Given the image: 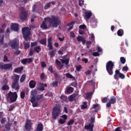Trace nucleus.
I'll list each match as a JSON object with an SVG mask.
<instances>
[{
  "label": "nucleus",
  "mask_w": 131,
  "mask_h": 131,
  "mask_svg": "<svg viewBox=\"0 0 131 131\" xmlns=\"http://www.w3.org/2000/svg\"><path fill=\"white\" fill-rule=\"evenodd\" d=\"M47 23L49 24V27H58V25L61 24V20L60 18L55 15H52L51 17H47L44 18V20L41 25L40 26V28L43 30L49 29Z\"/></svg>",
  "instance_id": "nucleus-1"
},
{
  "label": "nucleus",
  "mask_w": 131,
  "mask_h": 131,
  "mask_svg": "<svg viewBox=\"0 0 131 131\" xmlns=\"http://www.w3.org/2000/svg\"><path fill=\"white\" fill-rule=\"evenodd\" d=\"M37 90H34L31 92L30 102L32 104L33 107H38V103H42L46 100V98L43 96V94H37Z\"/></svg>",
  "instance_id": "nucleus-2"
},
{
  "label": "nucleus",
  "mask_w": 131,
  "mask_h": 131,
  "mask_svg": "<svg viewBox=\"0 0 131 131\" xmlns=\"http://www.w3.org/2000/svg\"><path fill=\"white\" fill-rule=\"evenodd\" d=\"M21 32L23 33V36L25 40H26V41H28V40L30 39V37H29V36L31 34V32H30V29H29V27H26L23 28Z\"/></svg>",
  "instance_id": "nucleus-3"
},
{
  "label": "nucleus",
  "mask_w": 131,
  "mask_h": 131,
  "mask_svg": "<svg viewBox=\"0 0 131 131\" xmlns=\"http://www.w3.org/2000/svg\"><path fill=\"white\" fill-rule=\"evenodd\" d=\"M61 114V107L60 106H55L52 110V119L56 120L57 118L59 117V115Z\"/></svg>",
  "instance_id": "nucleus-4"
},
{
  "label": "nucleus",
  "mask_w": 131,
  "mask_h": 131,
  "mask_svg": "<svg viewBox=\"0 0 131 131\" xmlns=\"http://www.w3.org/2000/svg\"><path fill=\"white\" fill-rule=\"evenodd\" d=\"M7 98L9 99L11 103H14L17 101V99L18 98V94H17V92H12L10 91L7 94Z\"/></svg>",
  "instance_id": "nucleus-5"
},
{
  "label": "nucleus",
  "mask_w": 131,
  "mask_h": 131,
  "mask_svg": "<svg viewBox=\"0 0 131 131\" xmlns=\"http://www.w3.org/2000/svg\"><path fill=\"white\" fill-rule=\"evenodd\" d=\"M21 13L19 14V18L21 21H26L28 17V11L24 9V7H21L19 9Z\"/></svg>",
  "instance_id": "nucleus-6"
},
{
  "label": "nucleus",
  "mask_w": 131,
  "mask_h": 131,
  "mask_svg": "<svg viewBox=\"0 0 131 131\" xmlns=\"http://www.w3.org/2000/svg\"><path fill=\"white\" fill-rule=\"evenodd\" d=\"M113 68H114V62L111 60L108 61L106 64V69L110 75H113Z\"/></svg>",
  "instance_id": "nucleus-7"
},
{
  "label": "nucleus",
  "mask_w": 131,
  "mask_h": 131,
  "mask_svg": "<svg viewBox=\"0 0 131 131\" xmlns=\"http://www.w3.org/2000/svg\"><path fill=\"white\" fill-rule=\"evenodd\" d=\"M13 67V63H4L3 62H0V69L2 70H10Z\"/></svg>",
  "instance_id": "nucleus-8"
},
{
  "label": "nucleus",
  "mask_w": 131,
  "mask_h": 131,
  "mask_svg": "<svg viewBox=\"0 0 131 131\" xmlns=\"http://www.w3.org/2000/svg\"><path fill=\"white\" fill-rule=\"evenodd\" d=\"M33 125V123L31 122V120H29L27 119L26 120V123L25 125V128L27 131H30L32 129V126Z\"/></svg>",
  "instance_id": "nucleus-9"
},
{
  "label": "nucleus",
  "mask_w": 131,
  "mask_h": 131,
  "mask_svg": "<svg viewBox=\"0 0 131 131\" xmlns=\"http://www.w3.org/2000/svg\"><path fill=\"white\" fill-rule=\"evenodd\" d=\"M118 77L119 78H121V79H124V78H125V75L120 73V71H119V70H116L115 71V74L114 75V78H115L116 80H117L118 79Z\"/></svg>",
  "instance_id": "nucleus-10"
},
{
  "label": "nucleus",
  "mask_w": 131,
  "mask_h": 131,
  "mask_svg": "<svg viewBox=\"0 0 131 131\" xmlns=\"http://www.w3.org/2000/svg\"><path fill=\"white\" fill-rule=\"evenodd\" d=\"M116 103V97L115 96H112L109 100V101L106 103V106L107 108H110L111 104L114 105Z\"/></svg>",
  "instance_id": "nucleus-11"
},
{
  "label": "nucleus",
  "mask_w": 131,
  "mask_h": 131,
  "mask_svg": "<svg viewBox=\"0 0 131 131\" xmlns=\"http://www.w3.org/2000/svg\"><path fill=\"white\" fill-rule=\"evenodd\" d=\"M10 47H11L12 49L13 50H18V49H19V43L17 42L16 40H13L11 42Z\"/></svg>",
  "instance_id": "nucleus-12"
},
{
  "label": "nucleus",
  "mask_w": 131,
  "mask_h": 131,
  "mask_svg": "<svg viewBox=\"0 0 131 131\" xmlns=\"http://www.w3.org/2000/svg\"><path fill=\"white\" fill-rule=\"evenodd\" d=\"M11 88L13 90H15V91H19V89H20V88L19 87L18 82L12 81V83L11 84Z\"/></svg>",
  "instance_id": "nucleus-13"
},
{
  "label": "nucleus",
  "mask_w": 131,
  "mask_h": 131,
  "mask_svg": "<svg viewBox=\"0 0 131 131\" xmlns=\"http://www.w3.org/2000/svg\"><path fill=\"white\" fill-rule=\"evenodd\" d=\"M11 30L13 31H19V24H12L10 27Z\"/></svg>",
  "instance_id": "nucleus-14"
},
{
  "label": "nucleus",
  "mask_w": 131,
  "mask_h": 131,
  "mask_svg": "<svg viewBox=\"0 0 131 131\" xmlns=\"http://www.w3.org/2000/svg\"><path fill=\"white\" fill-rule=\"evenodd\" d=\"M77 41L80 42L81 41L82 45H85V42L86 40L84 39V37H82L81 36H79L77 37Z\"/></svg>",
  "instance_id": "nucleus-15"
},
{
  "label": "nucleus",
  "mask_w": 131,
  "mask_h": 131,
  "mask_svg": "<svg viewBox=\"0 0 131 131\" xmlns=\"http://www.w3.org/2000/svg\"><path fill=\"white\" fill-rule=\"evenodd\" d=\"M43 130V125L41 123L37 124V127L35 131H42Z\"/></svg>",
  "instance_id": "nucleus-16"
},
{
  "label": "nucleus",
  "mask_w": 131,
  "mask_h": 131,
  "mask_svg": "<svg viewBox=\"0 0 131 131\" xmlns=\"http://www.w3.org/2000/svg\"><path fill=\"white\" fill-rule=\"evenodd\" d=\"M52 38L50 37L48 39V47L49 48V50H53V45H52Z\"/></svg>",
  "instance_id": "nucleus-17"
},
{
  "label": "nucleus",
  "mask_w": 131,
  "mask_h": 131,
  "mask_svg": "<svg viewBox=\"0 0 131 131\" xmlns=\"http://www.w3.org/2000/svg\"><path fill=\"white\" fill-rule=\"evenodd\" d=\"M84 128L88 130L93 131V129H94V124L89 123V125H85Z\"/></svg>",
  "instance_id": "nucleus-18"
},
{
  "label": "nucleus",
  "mask_w": 131,
  "mask_h": 131,
  "mask_svg": "<svg viewBox=\"0 0 131 131\" xmlns=\"http://www.w3.org/2000/svg\"><path fill=\"white\" fill-rule=\"evenodd\" d=\"M13 81L14 82H19V79H20V76L19 75L14 74L12 77Z\"/></svg>",
  "instance_id": "nucleus-19"
},
{
  "label": "nucleus",
  "mask_w": 131,
  "mask_h": 131,
  "mask_svg": "<svg viewBox=\"0 0 131 131\" xmlns=\"http://www.w3.org/2000/svg\"><path fill=\"white\" fill-rule=\"evenodd\" d=\"M60 61H61V63L62 64H66V68H68L69 67V59H60Z\"/></svg>",
  "instance_id": "nucleus-20"
},
{
  "label": "nucleus",
  "mask_w": 131,
  "mask_h": 131,
  "mask_svg": "<svg viewBox=\"0 0 131 131\" xmlns=\"http://www.w3.org/2000/svg\"><path fill=\"white\" fill-rule=\"evenodd\" d=\"M49 55L50 58H54L56 56V49L49 51Z\"/></svg>",
  "instance_id": "nucleus-21"
},
{
  "label": "nucleus",
  "mask_w": 131,
  "mask_h": 131,
  "mask_svg": "<svg viewBox=\"0 0 131 131\" xmlns=\"http://www.w3.org/2000/svg\"><path fill=\"white\" fill-rule=\"evenodd\" d=\"M36 85V82L34 80H31L29 82V86L31 89H34Z\"/></svg>",
  "instance_id": "nucleus-22"
},
{
  "label": "nucleus",
  "mask_w": 131,
  "mask_h": 131,
  "mask_svg": "<svg viewBox=\"0 0 131 131\" xmlns=\"http://www.w3.org/2000/svg\"><path fill=\"white\" fill-rule=\"evenodd\" d=\"M77 97V94H73L68 98V100L70 102H72L73 101V99H75Z\"/></svg>",
  "instance_id": "nucleus-23"
},
{
  "label": "nucleus",
  "mask_w": 131,
  "mask_h": 131,
  "mask_svg": "<svg viewBox=\"0 0 131 131\" xmlns=\"http://www.w3.org/2000/svg\"><path fill=\"white\" fill-rule=\"evenodd\" d=\"M23 69H24L23 67L17 68L14 70V72H15V73H18V72H22Z\"/></svg>",
  "instance_id": "nucleus-24"
},
{
  "label": "nucleus",
  "mask_w": 131,
  "mask_h": 131,
  "mask_svg": "<svg viewBox=\"0 0 131 131\" xmlns=\"http://www.w3.org/2000/svg\"><path fill=\"white\" fill-rule=\"evenodd\" d=\"M75 24V21H72L68 24V26H70L68 28V31H70L73 28V25Z\"/></svg>",
  "instance_id": "nucleus-25"
},
{
  "label": "nucleus",
  "mask_w": 131,
  "mask_h": 131,
  "mask_svg": "<svg viewBox=\"0 0 131 131\" xmlns=\"http://www.w3.org/2000/svg\"><path fill=\"white\" fill-rule=\"evenodd\" d=\"M23 44L24 46L25 50H27V49H29V48H30V43L29 42H23Z\"/></svg>",
  "instance_id": "nucleus-26"
},
{
  "label": "nucleus",
  "mask_w": 131,
  "mask_h": 131,
  "mask_svg": "<svg viewBox=\"0 0 131 131\" xmlns=\"http://www.w3.org/2000/svg\"><path fill=\"white\" fill-rule=\"evenodd\" d=\"M39 43L42 45L43 46H47V39L43 38L39 41Z\"/></svg>",
  "instance_id": "nucleus-27"
},
{
  "label": "nucleus",
  "mask_w": 131,
  "mask_h": 131,
  "mask_svg": "<svg viewBox=\"0 0 131 131\" xmlns=\"http://www.w3.org/2000/svg\"><path fill=\"white\" fill-rule=\"evenodd\" d=\"M55 64H56L59 68H63V64H61V61H59V60L56 59Z\"/></svg>",
  "instance_id": "nucleus-28"
},
{
  "label": "nucleus",
  "mask_w": 131,
  "mask_h": 131,
  "mask_svg": "<svg viewBox=\"0 0 131 131\" xmlns=\"http://www.w3.org/2000/svg\"><path fill=\"white\" fill-rule=\"evenodd\" d=\"M34 51L38 54V53L41 51V48H40V46H36L34 48Z\"/></svg>",
  "instance_id": "nucleus-29"
},
{
  "label": "nucleus",
  "mask_w": 131,
  "mask_h": 131,
  "mask_svg": "<svg viewBox=\"0 0 131 131\" xmlns=\"http://www.w3.org/2000/svg\"><path fill=\"white\" fill-rule=\"evenodd\" d=\"M92 15H93V14L91 12L85 13V17L86 19H90V18L92 17Z\"/></svg>",
  "instance_id": "nucleus-30"
},
{
  "label": "nucleus",
  "mask_w": 131,
  "mask_h": 131,
  "mask_svg": "<svg viewBox=\"0 0 131 131\" xmlns=\"http://www.w3.org/2000/svg\"><path fill=\"white\" fill-rule=\"evenodd\" d=\"M5 128L7 131H10L11 130V124L7 123L5 124Z\"/></svg>",
  "instance_id": "nucleus-31"
},
{
  "label": "nucleus",
  "mask_w": 131,
  "mask_h": 131,
  "mask_svg": "<svg viewBox=\"0 0 131 131\" xmlns=\"http://www.w3.org/2000/svg\"><path fill=\"white\" fill-rule=\"evenodd\" d=\"M40 86L37 88L38 91H41V92L45 91V87H43V83H41L40 84Z\"/></svg>",
  "instance_id": "nucleus-32"
},
{
  "label": "nucleus",
  "mask_w": 131,
  "mask_h": 131,
  "mask_svg": "<svg viewBox=\"0 0 131 131\" xmlns=\"http://www.w3.org/2000/svg\"><path fill=\"white\" fill-rule=\"evenodd\" d=\"M75 122V120H74V119H71L68 121L67 123V125L69 126L72 124H74Z\"/></svg>",
  "instance_id": "nucleus-33"
},
{
  "label": "nucleus",
  "mask_w": 131,
  "mask_h": 131,
  "mask_svg": "<svg viewBox=\"0 0 131 131\" xmlns=\"http://www.w3.org/2000/svg\"><path fill=\"white\" fill-rule=\"evenodd\" d=\"M117 34L118 36H122V35H123V30L122 29L118 30L117 31Z\"/></svg>",
  "instance_id": "nucleus-34"
},
{
  "label": "nucleus",
  "mask_w": 131,
  "mask_h": 131,
  "mask_svg": "<svg viewBox=\"0 0 131 131\" xmlns=\"http://www.w3.org/2000/svg\"><path fill=\"white\" fill-rule=\"evenodd\" d=\"M5 37V36L4 35H1L0 36V45L1 46H3L4 45V38Z\"/></svg>",
  "instance_id": "nucleus-35"
},
{
  "label": "nucleus",
  "mask_w": 131,
  "mask_h": 131,
  "mask_svg": "<svg viewBox=\"0 0 131 131\" xmlns=\"http://www.w3.org/2000/svg\"><path fill=\"white\" fill-rule=\"evenodd\" d=\"M74 90V89L72 87H70L69 88H68L67 90V92L68 93V94H71L72 93H73V91Z\"/></svg>",
  "instance_id": "nucleus-36"
},
{
  "label": "nucleus",
  "mask_w": 131,
  "mask_h": 131,
  "mask_svg": "<svg viewBox=\"0 0 131 131\" xmlns=\"http://www.w3.org/2000/svg\"><path fill=\"white\" fill-rule=\"evenodd\" d=\"M26 78V75L25 74L23 75L20 78V82L22 83V82H24V80H25Z\"/></svg>",
  "instance_id": "nucleus-37"
},
{
  "label": "nucleus",
  "mask_w": 131,
  "mask_h": 131,
  "mask_svg": "<svg viewBox=\"0 0 131 131\" xmlns=\"http://www.w3.org/2000/svg\"><path fill=\"white\" fill-rule=\"evenodd\" d=\"M120 60L122 64H125V62H126V59H125V58L123 57H121L120 58Z\"/></svg>",
  "instance_id": "nucleus-38"
},
{
  "label": "nucleus",
  "mask_w": 131,
  "mask_h": 131,
  "mask_svg": "<svg viewBox=\"0 0 131 131\" xmlns=\"http://www.w3.org/2000/svg\"><path fill=\"white\" fill-rule=\"evenodd\" d=\"M10 89V87L7 84L4 85L2 87L3 91H8Z\"/></svg>",
  "instance_id": "nucleus-39"
},
{
  "label": "nucleus",
  "mask_w": 131,
  "mask_h": 131,
  "mask_svg": "<svg viewBox=\"0 0 131 131\" xmlns=\"http://www.w3.org/2000/svg\"><path fill=\"white\" fill-rule=\"evenodd\" d=\"M81 109H86L88 108V105L86 104V102H83V105L81 106Z\"/></svg>",
  "instance_id": "nucleus-40"
},
{
  "label": "nucleus",
  "mask_w": 131,
  "mask_h": 131,
  "mask_svg": "<svg viewBox=\"0 0 131 131\" xmlns=\"http://www.w3.org/2000/svg\"><path fill=\"white\" fill-rule=\"evenodd\" d=\"M7 122V118L3 117L1 119V124H5Z\"/></svg>",
  "instance_id": "nucleus-41"
},
{
  "label": "nucleus",
  "mask_w": 131,
  "mask_h": 131,
  "mask_svg": "<svg viewBox=\"0 0 131 131\" xmlns=\"http://www.w3.org/2000/svg\"><path fill=\"white\" fill-rule=\"evenodd\" d=\"M66 77L67 78H72L73 79H74V78H75V77H73V76H72L71 74H70V73H67L66 74Z\"/></svg>",
  "instance_id": "nucleus-42"
},
{
  "label": "nucleus",
  "mask_w": 131,
  "mask_h": 131,
  "mask_svg": "<svg viewBox=\"0 0 131 131\" xmlns=\"http://www.w3.org/2000/svg\"><path fill=\"white\" fill-rule=\"evenodd\" d=\"M52 86L53 88H57L58 86V81H54L52 82Z\"/></svg>",
  "instance_id": "nucleus-43"
},
{
  "label": "nucleus",
  "mask_w": 131,
  "mask_h": 131,
  "mask_svg": "<svg viewBox=\"0 0 131 131\" xmlns=\"http://www.w3.org/2000/svg\"><path fill=\"white\" fill-rule=\"evenodd\" d=\"M45 77H46V75H45V73H42L40 75V78L41 80H43Z\"/></svg>",
  "instance_id": "nucleus-44"
},
{
  "label": "nucleus",
  "mask_w": 131,
  "mask_h": 131,
  "mask_svg": "<svg viewBox=\"0 0 131 131\" xmlns=\"http://www.w3.org/2000/svg\"><path fill=\"white\" fill-rule=\"evenodd\" d=\"M38 43V42L37 41H35V42H31V48L33 47H36V46H37Z\"/></svg>",
  "instance_id": "nucleus-45"
},
{
  "label": "nucleus",
  "mask_w": 131,
  "mask_h": 131,
  "mask_svg": "<svg viewBox=\"0 0 131 131\" xmlns=\"http://www.w3.org/2000/svg\"><path fill=\"white\" fill-rule=\"evenodd\" d=\"M34 53V50H33V49H32V48H30V52L29 53V56H33Z\"/></svg>",
  "instance_id": "nucleus-46"
},
{
  "label": "nucleus",
  "mask_w": 131,
  "mask_h": 131,
  "mask_svg": "<svg viewBox=\"0 0 131 131\" xmlns=\"http://www.w3.org/2000/svg\"><path fill=\"white\" fill-rule=\"evenodd\" d=\"M66 122V121L63 119H60L59 120V123L60 124H64Z\"/></svg>",
  "instance_id": "nucleus-47"
},
{
  "label": "nucleus",
  "mask_w": 131,
  "mask_h": 131,
  "mask_svg": "<svg viewBox=\"0 0 131 131\" xmlns=\"http://www.w3.org/2000/svg\"><path fill=\"white\" fill-rule=\"evenodd\" d=\"M84 0H79V6L80 7H82V6H83V5H84Z\"/></svg>",
  "instance_id": "nucleus-48"
},
{
  "label": "nucleus",
  "mask_w": 131,
  "mask_h": 131,
  "mask_svg": "<svg viewBox=\"0 0 131 131\" xmlns=\"http://www.w3.org/2000/svg\"><path fill=\"white\" fill-rule=\"evenodd\" d=\"M20 98L23 99L25 98V92H20Z\"/></svg>",
  "instance_id": "nucleus-49"
},
{
  "label": "nucleus",
  "mask_w": 131,
  "mask_h": 131,
  "mask_svg": "<svg viewBox=\"0 0 131 131\" xmlns=\"http://www.w3.org/2000/svg\"><path fill=\"white\" fill-rule=\"evenodd\" d=\"M51 7V3H49L47 4L45 6V10H47V9H49Z\"/></svg>",
  "instance_id": "nucleus-50"
},
{
  "label": "nucleus",
  "mask_w": 131,
  "mask_h": 131,
  "mask_svg": "<svg viewBox=\"0 0 131 131\" xmlns=\"http://www.w3.org/2000/svg\"><path fill=\"white\" fill-rule=\"evenodd\" d=\"M48 70L51 72V73H54V70L53 69L52 66H50L48 68Z\"/></svg>",
  "instance_id": "nucleus-51"
},
{
  "label": "nucleus",
  "mask_w": 131,
  "mask_h": 131,
  "mask_svg": "<svg viewBox=\"0 0 131 131\" xmlns=\"http://www.w3.org/2000/svg\"><path fill=\"white\" fill-rule=\"evenodd\" d=\"M79 28L80 29H85L86 28V26H85V25H81L79 26Z\"/></svg>",
  "instance_id": "nucleus-52"
},
{
  "label": "nucleus",
  "mask_w": 131,
  "mask_h": 131,
  "mask_svg": "<svg viewBox=\"0 0 131 131\" xmlns=\"http://www.w3.org/2000/svg\"><path fill=\"white\" fill-rule=\"evenodd\" d=\"M90 123L93 124L95 123V118L94 117H91L90 119Z\"/></svg>",
  "instance_id": "nucleus-53"
},
{
  "label": "nucleus",
  "mask_w": 131,
  "mask_h": 131,
  "mask_svg": "<svg viewBox=\"0 0 131 131\" xmlns=\"http://www.w3.org/2000/svg\"><path fill=\"white\" fill-rule=\"evenodd\" d=\"M70 37H73V38H74V37H75V34L74 33V31H72L70 32Z\"/></svg>",
  "instance_id": "nucleus-54"
},
{
  "label": "nucleus",
  "mask_w": 131,
  "mask_h": 131,
  "mask_svg": "<svg viewBox=\"0 0 131 131\" xmlns=\"http://www.w3.org/2000/svg\"><path fill=\"white\" fill-rule=\"evenodd\" d=\"M27 63L30 64V63H32L33 60L32 58H27Z\"/></svg>",
  "instance_id": "nucleus-55"
},
{
  "label": "nucleus",
  "mask_w": 131,
  "mask_h": 131,
  "mask_svg": "<svg viewBox=\"0 0 131 131\" xmlns=\"http://www.w3.org/2000/svg\"><path fill=\"white\" fill-rule=\"evenodd\" d=\"M41 65L42 68H45V67H47V64H46V62H45L44 61L41 62Z\"/></svg>",
  "instance_id": "nucleus-56"
},
{
  "label": "nucleus",
  "mask_w": 131,
  "mask_h": 131,
  "mask_svg": "<svg viewBox=\"0 0 131 131\" xmlns=\"http://www.w3.org/2000/svg\"><path fill=\"white\" fill-rule=\"evenodd\" d=\"M20 54H21V51H20L19 50H17L15 52V55H16V56H19V55H20Z\"/></svg>",
  "instance_id": "nucleus-57"
},
{
  "label": "nucleus",
  "mask_w": 131,
  "mask_h": 131,
  "mask_svg": "<svg viewBox=\"0 0 131 131\" xmlns=\"http://www.w3.org/2000/svg\"><path fill=\"white\" fill-rule=\"evenodd\" d=\"M81 68H82V67H81V65H79L78 66L76 67V70L77 71H80V70H81Z\"/></svg>",
  "instance_id": "nucleus-58"
},
{
  "label": "nucleus",
  "mask_w": 131,
  "mask_h": 131,
  "mask_svg": "<svg viewBox=\"0 0 131 131\" xmlns=\"http://www.w3.org/2000/svg\"><path fill=\"white\" fill-rule=\"evenodd\" d=\"M21 63L24 65H25L27 63V58L21 60Z\"/></svg>",
  "instance_id": "nucleus-59"
},
{
  "label": "nucleus",
  "mask_w": 131,
  "mask_h": 131,
  "mask_svg": "<svg viewBox=\"0 0 131 131\" xmlns=\"http://www.w3.org/2000/svg\"><path fill=\"white\" fill-rule=\"evenodd\" d=\"M79 34H81V35H83V34H84V33H85V32L84 30L79 29Z\"/></svg>",
  "instance_id": "nucleus-60"
},
{
  "label": "nucleus",
  "mask_w": 131,
  "mask_h": 131,
  "mask_svg": "<svg viewBox=\"0 0 131 131\" xmlns=\"http://www.w3.org/2000/svg\"><path fill=\"white\" fill-rule=\"evenodd\" d=\"M92 97V93H89L86 95V99H90Z\"/></svg>",
  "instance_id": "nucleus-61"
},
{
  "label": "nucleus",
  "mask_w": 131,
  "mask_h": 131,
  "mask_svg": "<svg viewBox=\"0 0 131 131\" xmlns=\"http://www.w3.org/2000/svg\"><path fill=\"white\" fill-rule=\"evenodd\" d=\"M127 70H128V67H127V66H125L123 67L122 68L123 71H127Z\"/></svg>",
  "instance_id": "nucleus-62"
},
{
  "label": "nucleus",
  "mask_w": 131,
  "mask_h": 131,
  "mask_svg": "<svg viewBox=\"0 0 131 131\" xmlns=\"http://www.w3.org/2000/svg\"><path fill=\"white\" fill-rule=\"evenodd\" d=\"M61 118L63 119V120H65L66 121V120H67V115H63L61 116Z\"/></svg>",
  "instance_id": "nucleus-63"
},
{
  "label": "nucleus",
  "mask_w": 131,
  "mask_h": 131,
  "mask_svg": "<svg viewBox=\"0 0 131 131\" xmlns=\"http://www.w3.org/2000/svg\"><path fill=\"white\" fill-rule=\"evenodd\" d=\"M47 96L48 97H53V93L51 92H48L47 93Z\"/></svg>",
  "instance_id": "nucleus-64"
}]
</instances>
